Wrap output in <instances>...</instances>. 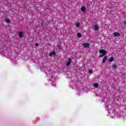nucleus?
Masks as SVG:
<instances>
[{"instance_id":"nucleus-1","label":"nucleus","mask_w":126,"mask_h":126,"mask_svg":"<svg viewBox=\"0 0 126 126\" xmlns=\"http://www.w3.org/2000/svg\"><path fill=\"white\" fill-rule=\"evenodd\" d=\"M99 53H100V54H102V55H100L99 56V58H102V57H104V56H105V55H107V51H106L105 50H104L103 49L99 50Z\"/></svg>"},{"instance_id":"nucleus-2","label":"nucleus","mask_w":126,"mask_h":126,"mask_svg":"<svg viewBox=\"0 0 126 126\" xmlns=\"http://www.w3.org/2000/svg\"><path fill=\"white\" fill-rule=\"evenodd\" d=\"M72 59L71 58L68 59V62L66 63V66H69L70 65V63H71Z\"/></svg>"},{"instance_id":"nucleus-3","label":"nucleus","mask_w":126,"mask_h":126,"mask_svg":"<svg viewBox=\"0 0 126 126\" xmlns=\"http://www.w3.org/2000/svg\"><path fill=\"white\" fill-rule=\"evenodd\" d=\"M114 36H115V37H120V36H121V33H120V32H114L113 33Z\"/></svg>"},{"instance_id":"nucleus-4","label":"nucleus","mask_w":126,"mask_h":126,"mask_svg":"<svg viewBox=\"0 0 126 126\" xmlns=\"http://www.w3.org/2000/svg\"><path fill=\"white\" fill-rule=\"evenodd\" d=\"M89 46V43L86 42L84 43L83 44V46L84 47V48H88Z\"/></svg>"},{"instance_id":"nucleus-5","label":"nucleus","mask_w":126,"mask_h":126,"mask_svg":"<svg viewBox=\"0 0 126 126\" xmlns=\"http://www.w3.org/2000/svg\"><path fill=\"white\" fill-rule=\"evenodd\" d=\"M24 33H23V32H19V37L20 38H22L23 37V34Z\"/></svg>"},{"instance_id":"nucleus-6","label":"nucleus","mask_w":126,"mask_h":126,"mask_svg":"<svg viewBox=\"0 0 126 126\" xmlns=\"http://www.w3.org/2000/svg\"><path fill=\"white\" fill-rule=\"evenodd\" d=\"M55 55H56V52H55V51H53V52L49 53V56L50 57H52V56H55Z\"/></svg>"},{"instance_id":"nucleus-7","label":"nucleus","mask_w":126,"mask_h":126,"mask_svg":"<svg viewBox=\"0 0 126 126\" xmlns=\"http://www.w3.org/2000/svg\"><path fill=\"white\" fill-rule=\"evenodd\" d=\"M108 59V56H105L104 57L103 59L102 60V63H104L106 62V60Z\"/></svg>"},{"instance_id":"nucleus-8","label":"nucleus","mask_w":126,"mask_h":126,"mask_svg":"<svg viewBox=\"0 0 126 126\" xmlns=\"http://www.w3.org/2000/svg\"><path fill=\"white\" fill-rule=\"evenodd\" d=\"M112 68H114V69H116V68H118V67H117V64H113L112 65Z\"/></svg>"},{"instance_id":"nucleus-9","label":"nucleus","mask_w":126,"mask_h":126,"mask_svg":"<svg viewBox=\"0 0 126 126\" xmlns=\"http://www.w3.org/2000/svg\"><path fill=\"white\" fill-rule=\"evenodd\" d=\"M81 10V11H83V12H85V11H86V9L84 6L82 7Z\"/></svg>"},{"instance_id":"nucleus-10","label":"nucleus","mask_w":126,"mask_h":126,"mask_svg":"<svg viewBox=\"0 0 126 126\" xmlns=\"http://www.w3.org/2000/svg\"><path fill=\"white\" fill-rule=\"evenodd\" d=\"M5 22H6V23H10V20L9 19H5Z\"/></svg>"},{"instance_id":"nucleus-11","label":"nucleus","mask_w":126,"mask_h":126,"mask_svg":"<svg viewBox=\"0 0 126 126\" xmlns=\"http://www.w3.org/2000/svg\"><path fill=\"white\" fill-rule=\"evenodd\" d=\"M98 86H99V84H98V83H94V87L95 88H98Z\"/></svg>"},{"instance_id":"nucleus-12","label":"nucleus","mask_w":126,"mask_h":126,"mask_svg":"<svg viewBox=\"0 0 126 126\" xmlns=\"http://www.w3.org/2000/svg\"><path fill=\"white\" fill-rule=\"evenodd\" d=\"M98 26L97 25H95L94 26V30H95L96 31H97V30H98Z\"/></svg>"},{"instance_id":"nucleus-13","label":"nucleus","mask_w":126,"mask_h":126,"mask_svg":"<svg viewBox=\"0 0 126 126\" xmlns=\"http://www.w3.org/2000/svg\"><path fill=\"white\" fill-rule=\"evenodd\" d=\"M114 61V57H112L109 59V63H112Z\"/></svg>"},{"instance_id":"nucleus-14","label":"nucleus","mask_w":126,"mask_h":126,"mask_svg":"<svg viewBox=\"0 0 126 126\" xmlns=\"http://www.w3.org/2000/svg\"><path fill=\"white\" fill-rule=\"evenodd\" d=\"M41 24V26H42V27H44V26H45V25H46V23H45V22H42Z\"/></svg>"},{"instance_id":"nucleus-15","label":"nucleus","mask_w":126,"mask_h":126,"mask_svg":"<svg viewBox=\"0 0 126 126\" xmlns=\"http://www.w3.org/2000/svg\"><path fill=\"white\" fill-rule=\"evenodd\" d=\"M77 37H79V38H80V37H81V33H77Z\"/></svg>"},{"instance_id":"nucleus-16","label":"nucleus","mask_w":126,"mask_h":126,"mask_svg":"<svg viewBox=\"0 0 126 126\" xmlns=\"http://www.w3.org/2000/svg\"><path fill=\"white\" fill-rule=\"evenodd\" d=\"M57 48L61 50L62 49V46L61 45H58L57 46Z\"/></svg>"},{"instance_id":"nucleus-17","label":"nucleus","mask_w":126,"mask_h":126,"mask_svg":"<svg viewBox=\"0 0 126 126\" xmlns=\"http://www.w3.org/2000/svg\"><path fill=\"white\" fill-rule=\"evenodd\" d=\"M75 25H76V27L78 28V27H79V23H75Z\"/></svg>"},{"instance_id":"nucleus-18","label":"nucleus","mask_w":126,"mask_h":126,"mask_svg":"<svg viewBox=\"0 0 126 126\" xmlns=\"http://www.w3.org/2000/svg\"><path fill=\"white\" fill-rule=\"evenodd\" d=\"M93 72V69H90L89 70V73H92Z\"/></svg>"},{"instance_id":"nucleus-19","label":"nucleus","mask_w":126,"mask_h":126,"mask_svg":"<svg viewBox=\"0 0 126 126\" xmlns=\"http://www.w3.org/2000/svg\"><path fill=\"white\" fill-rule=\"evenodd\" d=\"M45 68H46V66H41V70H43V69L45 70Z\"/></svg>"},{"instance_id":"nucleus-20","label":"nucleus","mask_w":126,"mask_h":126,"mask_svg":"<svg viewBox=\"0 0 126 126\" xmlns=\"http://www.w3.org/2000/svg\"><path fill=\"white\" fill-rule=\"evenodd\" d=\"M35 46H36V47H38V46H39V44H38V43H35Z\"/></svg>"},{"instance_id":"nucleus-21","label":"nucleus","mask_w":126,"mask_h":126,"mask_svg":"<svg viewBox=\"0 0 126 126\" xmlns=\"http://www.w3.org/2000/svg\"><path fill=\"white\" fill-rule=\"evenodd\" d=\"M124 25H126V21H125L124 23Z\"/></svg>"},{"instance_id":"nucleus-22","label":"nucleus","mask_w":126,"mask_h":126,"mask_svg":"<svg viewBox=\"0 0 126 126\" xmlns=\"http://www.w3.org/2000/svg\"><path fill=\"white\" fill-rule=\"evenodd\" d=\"M106 107H108V105H107Z\"/></svg>"}]
</instances>
